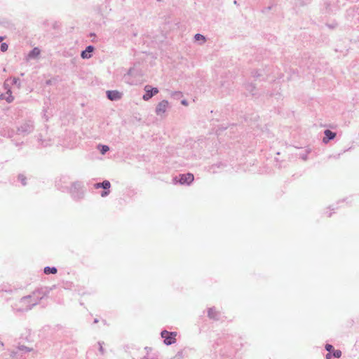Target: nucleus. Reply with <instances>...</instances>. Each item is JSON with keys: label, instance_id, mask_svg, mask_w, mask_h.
I'll list each match as a JSON object with an SVG mask.
<instances>
[{"label": "nucleus", "instance_id": "nucleus-1", "mask_svg": "<svg viewBox=\"0 0 359 359\" xmlns=\"http://www.w3.org/2000/svg\"><path fill=\"white\" fill-rule=\"evenodd\" d=\"M176 336L177 332H170L166 330L161 332V337L164 339V343L166 345L175 344L176 342Z\"/></svg>", "mask_w": 359, "mask_h": 359}, {"label": "nucleus", "instance_id": "nucleus-2", "mask_svg": "<svg viewBox=\"0 0 359 359\" xmlns=\"http://www.w3.org/2000/svg\"><path fill=\"white\" fill-rule=\"evenodd\" d=\"M325 349L329 352L325 356L326 359H331V353H333V356L335 358H339L341 356V351L340 350H334L331 344H326Z\"/></svg>", "mask_w": 359, "mask_h": 359}, {"label": "nucleus", "instance_id": "nucleus-3", "mask_svg": "<svg viewBox=\"0 0 359 359\" xmlns=\"http://www.w3.org/2000/svg\"><path fill=\"white\" fill-rule=\"evenodd\" d=\"M168 102L167 100H162L160 102L156 107V112L158 115H162L165 111L167 108L168 107Z\"/></svg>", "mask_w": 359, "mask_h": 359}, {"label": "nucleus", "instance_id": "nucleus-4", "mask_svg": "<svg viewBox=\"0 0 359 359\" xmlns=\"http://www.w3.org/2000/svg\"><path fill=\"white\" fill-rule=\"evenodd\" d=\"M194 175L191 173H187L180 175V184H189L194 181Z\"/></svg>", "mask_w": 359, "mask_h": 359}, {"label": "nucleus", "instance_id": "nucleus-5", "mask_svg": "<svg viewBox=\"0 0 359 359\" xmlns=\"http://www.w3.org/2000/svg\"><path fill=\"white\" fill-rule=\"evenodd\" d=\"M107 93L108 98L111 100H116L121 97V94L116 90H109Z\"/></svg>", "mask_w": 359, "mask_h": 359}, {"label": "nucleus", "instance_id": "nucleus-6", "mask_svg": "<svg viewBox=\"0 0 359 359\" xmlns=\"http://www.w3.org/2000/svg\"><path fill=\"white\" fill-rule=\"evenodd\" d=\"M93 47L88 46L85 50L81 53V57L83 59L90 58L91 57L90 53L93 51Z\"/></svg>", "mask_w": 359, "mask_h": 359}, {"label": "nucleus", "instance_id": "nucleus-7", "mask_svg": "<svg viewBox=\"0 0 359 359\" xmlns=\"http://www.w3.org/2000/svg\"><path fill=\"white\" fill-rule=\"evenodd\" d=\"M325 137L323 138V142L325 143H327L330 140H332L335 137L336 134L334 133H332L330 130H326L325 131Z\"/></svg>", "mask_w": 359, "mask_h": 359}, {"label": "nucleus", "instance_id": "nucleus-8", "mask_svg": "<svg viewBox=\"0 0 359 359\" xmlns=\"http://www.w3.org/2000/svg\"><path fill=\"white\" fill-rule=\"evenodd\" d=\"M1 99H4L7 102L11 103L14 100V97L11 94V91L8 90L6 94L1 95Z\"/></svg>", "mask_w": 359, "mask_h": 359}, {"label": "nucleus", "instance_id": "nucleus-9", "mask_svg": "<svg viewBox=\"0 0 359 359\" xmlns=\"http://www.w3.org/2000/svg\"><path fill=\"white\" fill-rule=\"evenodd\" d=\"M146 93L143 95V99L144 100H149L153 96V93L150 90V86H146L144 88Z\"/></svg>", "mask_w": 359, "mask_h": 359}, {"label": "nucleus", "instance_id": "nucleus-10", "mask_svg": "<svg viewBox=\"0 0 359 359\" xmlns=\"http://www.w3.org/2000/svg\"><path fill=\"white\" fill-rule=\"evenodd\" d=\"M43 272L46 274H55L57 272V270L55 267L46 266L44 268Z\"/></svg>", "mask_w": 359, "mask_h": 359}, {"label": "nucleus", "instance_id": "nucleus-11", "mask_svg": "<svg viewBox=\"0 0 359 359\" xmlns=\"http://www.w3.org/2000/svg\"><path fill=\"white\" fill-rule=\"evenodd\" d=\"M208 315L209 318L215 319L217 316V311L214 308H210L208 309Z\"/></svg>", "mask_w": 359, "mask_h": 359}, {"label": "nucleus", "instance_id": "nucleus-12", "mask_svg": "<svg viewBox=\"0 0 359 359\" xmlns=\"http://www.w3.org/2000/svg\"><path fill=\"white\" fill-rule=\"evenodd\" d=\"M110 186H111L110 182L107 180L104 181L102 184L98 183V184H95L96 188L102 187L104 189H109Z\"/></svg>", "mask_w": 359, "mask_h": 359}, {"label": "nucleus", "instance_id": "nucleus-13", "mask_svg": "<svg viewBox=\"0 0 359 359\" xmlns=\"http://www.w3.org/2000/svg\"><path fill=\"white\" fill-rule=\"evenodd\" d=\"M40 54V50L37 48H34L29 53L30 57H37Z\"/></svg>", "mask_w": 359, "mask_h": 359}, {"label": "nucleus", "instance_id": "nucleus-14", "mask_svg": "<svg viewBox=\"0 0 359 359\" xmlns=\"http://www.w3.org/2000/svg\"><path fill=\"white\" fill-rule=\"evenodd\" d=\"M195 39L196 41H205V37L203 35L199 34H197L195 35Z\"/></svg>", "mask_w": 359, "mask_h": 359}, {"label": "nucleus", "instance_id": "nucleus-15", "mask_svg": "<svg viewBox=\"0 0 359 359\" xmlns=\"http://www.w3.org/2000/svg\"><path fill=\"white\" fill-rule=\"evenodd\" d=\"M8 46L6 43H1V51H3V52L6 51L8 50Z\"/></svg>", "mask_w": 359, "mask_h": 359}, {"label": "nucleus", "instance_id": "nucleus-16", "mask_svg": "<svg viewBox=\"0 0 359 359\" xmlns=\"http://www.w3.org/2000/svg\"><path fill=\"white\" fill-rule=\"evenodd\" d=\"M150 90L153 93V95L158 93V90L156 88H151V86Z\"/></svg>", "mask_w": 359, "mask_h": 359}, {"label": "nucleus", "instance_id": "nucleus-17", "mask_svg": "<svg viewBox=\"0 0 359 359\" xmlns=\"http://www.w3.org/2000/svg\"><path fill=\"white\" fill-rule=\"evenodd\" d=\"M109 150V147L107 146H102V154H104L106 151H107Z\"/></svg>", "mask_w": 359, "mask_h": 359}, {"label": "nucleus", "instance_id": "nucleus-18", "mask_svg": "<svg viewBox=\"0 0 359 359\" xmlns=\"http://www.w3.org/2000/svg\"><path fill=\"white\" fill-rule=\"evenodd\" d=\"M108 194H109V191H104L102 193L101 196L102 197H104V196H107Z\"/></svg>", "mask_w": 359, "mask_h": 359}, {"label": "nucleus", "instance_id": "nucleus-19", "mask_svg": "<svg viewBox=\"0 0 359 359\" xmlns=\"http://www.w3.org/2000/svg\"><path fill=\"white\" fill-rule=\"evenodd\" d=\"M182 104L187 105V102L185 100L182 101Z\"/></svg>", "mask_w": 359, "mask_h": 359}, {"label": "nucleus", "instance_id": "nucleus-20", "mask_svg": "<svg viewBox=\"0 0 359 359\" xmlns=\"http://www.w3.org/2000/svg\"><path fill=\"white\" fill-rule=\"evenodd\" d=\"M4 37L0 36V42L4 40Z\"/></svg>", "mask_w": 359, "mask_h": 359}]
</instances>
